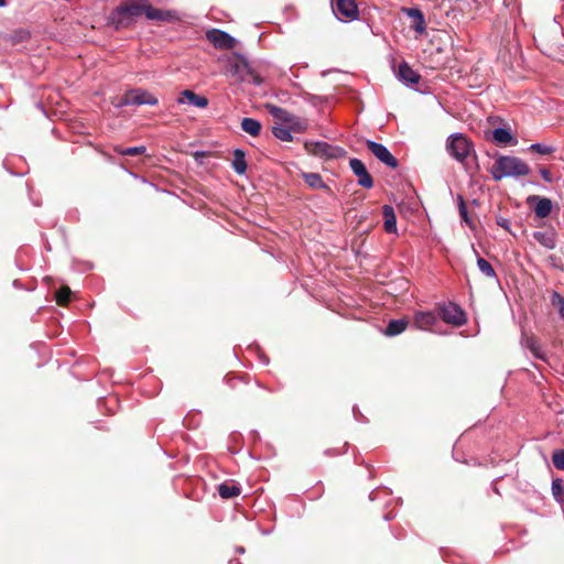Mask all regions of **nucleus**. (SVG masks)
I'll list each match as a JSON object with an SVG mask.
<instances>
[{"label":"nucleus","instance_id":"nucleus-40","mask_svg":"<svg viewBox=\"0 0 564 564\" xmlns=\"http://www.w3.org/2000/svg\"><path fill=\"white\" fill-rule=\"evenodd\" d=\"M294 116L295 115H293V113L289 112L288 110H285V115L281 116L280 121L285 123L286 126H290V123L293 122V120H294Z\"/></svg>","mask_w":564,"mask_h":564},{"label":"nucleus","instance_id":"nucleus-25","mask_svg":"<svg viewBox=\"0 0 564 564\" xmlns=\"http://www.w3.org/2000/svg\"><path fill=\"white\" fill-rule=\"evenodd\" d=\"M241 492V488L239 485H230L227 482H223L218 486V494L224 499H230L239 496Z\"/></svg>","mask_w":564,"mask_h":564},{"label":"nucleus","instance_id":"nucleus-30","mask_svg":"<svg viewBox=\"0 0 564 564\" xmlns=\"http://www.w3.org/2000/svg\"><path fill=\"white\" fill-rule=\"evenodd\" d=\"M240 80L253 84L254 86H260L263 83L262 77L252 68L251 65L245 75H240Z\"/></svg>","mask_w":564,"mask_h":564},{"label":"nucleus","instance_id":"nucleus-32","mask_svg":"<svg viewBox=\"0 0 564 564\" xmlns=\"http://www.w3.org/2000/svg\"><path fill=\"white\" fill-rule=\"evenodd\" d=\"M145 150L147 149L144 145L130 147V148H124V149H120V148L116 149V151L119 154L126 155V156H137V155L143 154L145 152Z\"/></svg>","mask_w":564,"mask_h":564},{"label":"nucleus","instance_id":"nucleus-35","mask_svg":"<svg viewBox=\"0 0 564 564\" xmlns=\"http://www.w3.org/2000/svg\"><path fill=\"white\" fill-rule=\"evenodd\" d=\"M457 203H458L459 216L462 217L464 223H466L467 225H470L471 221L468 216V212H467V207H466L464 197L462 195L457 196Z\"/></svg>","mask_w":564,"mask_h":564},{"label":"nucleus","instance_id":"nucleus-1","mask_svg":"<svg viewBox=\"0 0 564 564\" xmlns=\"http://www.w3.org/2000/svg\"><path fill=\"white\" fill-rule=\"evenodd\" d=\"M148 3V0H126L110 12L109 23L117 30L130 25L135 18L145 14Z\"/></svg>","mask_w":564,"mask_h":564},{"label":"nucleus","instance_id":"nucleus-42","mask_svg":"<svg viewBox=\"0 0 564 564\" xmlns=\"http://www.w3.org/2000/svg\"><path fill=\"white\" fill-rule=\"evenodd\" d=\"M352 413H354V417L356 421L364 422V415L360 413V411L356 406L352 408Z\"/></svg>","mask_w":564,"mask_h":564},{"label":"nucleus","instance_id":"nucleus-16","mask_svg":"<svg viewBox=\"0 0 564 564\" xmlns=\"http://www.w3.org/2000/svg\"><path fill=\"white\" fill-rule=\"evenodd\" d=\"M145 17L149 20L163 22H172L177 20V13L175 11L156 9L153 8L150 3H148V8L145 10Z\"/></svg>","mask_w":564,"mask_h":564},{"label":"nucleus","instance_id":"nucleus-15","mask_svg":"<svg viewBox=\"0 0 564 564\" xmlns=\"http://www.w3.org/2000/svg\"><path fill=\"white\" fill-rule=\"evenodd\" d=\"M176 101L177 104H188L197 108H206L208 106V99L205 96H199L191 89L183 90Z\"/></svg>","mask_w":564,"mask_h":564},{"label":"nucleus","instance_id":"nucleus-5","mask_svg":"<svg viewBox=\"0 0 564 564\" xmlns=\"http://www.w3.org/2000/svg\"><path fill=\"white\" fill-rule=\"evenodd\" d=\"M159 100L153 95L149 94L144 89H130L128 90L122 98L116 104L117 108H122L126 106H142V105H149V106H155L158 105Z\"/></svg>","mask_w":564,"mask_h":564},{"label":"nucleus","instance_id":"nucleus-29","mask_svg":"<svg viewBox=\"0 0 564 564\" xmlns=\"http://www.w3.org/2000/svg\"><path fill=\"white\" fill-rule=\"evenodd\" d=\"M31 37V32L28 29L20 28L14 30L10 36L9 41L12 44H18L28 41Z\"/></svg>","mask_w":564,"mask_h":564},{"label":"nucleus","instance_id":"nucleus-41","mask_svg":"<svg viewBox=\"0 0 564 564\" xmlns=\"http://www.w3.org/2000/svg\"><path fill=\"white\" fill-rule=\"evenodd\" d=\"M540 174L545 182H547V183L553 182L552 174L550 173V171L547 169H545V167L540 169Z\"/></svg>","mask_w":564,"mask_h":564},{"label":"nucleus","instance_id":"nucleus-46","mask_svg":"<svg viewBox=\"0 0 564 564\" xmlns=\"http://www.w3.org/2000/svg\"><path fill=\"white\" fill-rule=\"evenodd\" d=\"M236 551H237L238 553H240V554H243V553H245V547H242V546H238V547L236 549Z\"/></svg>","mask_w":564,"mask_h":564},{"label":"nucleus","instance_id":"nucleus-11","mask_svg":"<svg viewBox=\"0 0 564 564\" xmlns=\"http://www.w3.org/2000/svg\"><path fill=\"white\" fill-rule=\"evenodd\" d=\"M402 12L412 20L410 28L417 34L426 31V22L423 12L419 8H402Z\"/></svg>","mask_w":564,"mask_h":564},{"label":"nucleus","instance_id":"nucleus-47","mask_svg":"<svg viewBox=\"0 0 564 564\" xmlns=\"http://www.w3.org/2000/svg\"><path fill=\"white\" fill-rule=\"evenodd\" d=\"M229 564H242L239 560H230Z\"/></svg>","mask_w":564,"mask_h":564},{"label":"nucleus","instance_id":"nucleus-20","mask_svg":"<svg viewBox=\"0 0 564 564\" xmlns=\"http://www.w3.org/2000/svg\"><path fill=\"white\" fill-rule=\"evenodd\" d=\"M232 154L234 159L231 162V167L237 174L243 175L248 166L246 161V152L240 148H236Z\"/></svg>","mask_w":564,"mask_h":564},{"label":"nucleus","instance_id":"nucleus-6","mask_svg":"<svg viewBox=\"0 0 564 564\" xmlns=\"http://www.w3.org/2000/svg\"><path fill=\"white\" fill-rule=\"evenodd\" d=\"M438 317L446 324L462 326L466 323V316L459 305L453 302L443 303L438 307Z\"/></svg>","mask_w":564,"mask_h":564},{"label":"nucleus","instance_id":"nucleus-33","mask_svg":"<svg viewBox=\"0 0 564 564\" xmlns=\"http://www.w3.org/2000/svg\"><path fill=\"white\" fill-rule=\"evenodd\" d=\"M551 302L557 308L560 317L564 321V297L560 293L554 292L551 296Z\"/></svg>","mask_w":564,"mask_h":564},{"label":"nucleus","instance_id":"nucleus-24","mask_svg":"<svg viewBox=\"0 0 564 564\" xmlns=\"http://www.w3.org/2000/svg\"><path fill=\"white\" fill-rule=\"evenodd\" d=\"M261 122L257 119L246 117L241 121V129L252 137H258L261 132Z\"/></svg>","mask_w":564,"mask_h":564},{"label":"nucleus","instance_id":"nucleus-14","mask_svg":"<svg viewBox=\"0 0 564 564\" xmlns=\"http://www.w3.org/2000/svg\"><path fill=\"white\" fill-rule=\"evenodd\" d=\"M397 77L406 86L417 84L421 79L420 74L413 70L406 62L399 64Z\"/></svg>","mask_w":564,"mask_h":564},{"label":"nucleus","instance_id":"nucleus-34","mask_svg":"<svg viewBox=\"0 0 564 564\" xmlns=\"http://www.w3.org/2000/svg\"><path fill=\"white\" fill-rule=\"evenodd\" d=\"M55 295H56V301L59 305H66L70 300L72 292H70L69 288L63 286L56 292Z\"/></svg>","mask_w":564,"mask_h":564},{"label":"nucleus","instance_id":"nucleus-3","mask_svg":"<svg viewBox=\"0 0 564 564\" xmlns=\"http://www.w3.org/2000/svg\"><path fill=\"white\" fill-rule=\"evenodd\" d=\"M446 150L453 159L464 163L474 152V145L463 133L456 132L447 138Z\"/></svg>","mask_w":564,"mask_h":564},{"label":"nucleus","instance_id":"nucleus-27","mask_svg":"<svg viewBox=\"0 0 564 564\" xmlns=\"http://www.w3.org/2000/svg\"><path fill=\"white\" fill-rule=\"evenodd\" d=\"M551 490H552L554 500L557 503L563 505L564 503V481L561 478L553 479Z\"/></svg>","mask_w":564,"mask_h":564},{"label":"nucleus","instance_id":"nucleus-36","mask_svg":"<svg viewBox=\"0 0 564 564\" xmlns=\"http://www.w3.org/2000/svg\"><path fill=\"white\" fill-rule=\"evenodd\" d=\"M552 462L555 468L564 470V449H556L553 452Z\"/></svg>","mask_w":564,"mask_h":564},{"label":"nucleus","instance_id":"nucleus-7","mask_svg":"<svg viewBox=\"0 0 564 564\" xmlns=\"http://www.w3.org/2000/svg\"><path fill=\"white\" fill-rule=\"evenodd\" d=\"M332 8L334 14L340 21H354L359 15V10L355 0H336Z\"/></svg>","mask_w":564,"mask_h":564},{"label":"nucleus","instance_id":"nucleus-8","mask_svg":"<svg viewBox=\"0 0 564 564\" xmlns=\"http://www.w3.org/2000/svg\"><path fill=\"white\" fill-rule=\"evenodd\" d=\"M368 150L384 165L391 169H397L399 165L398 160L391 154L389 149L379 142L367 140Z\"/></svg>","mask_w":564,"mask_h":564},{"label":"nucleus","instance_id":"nucleus-9","mask_svg":"<svg viewBox=\"0 0 564 564\" xmlns=\"http://www.w3.org/2000/svg\"><path fill=\"white\" fill-rule=\"evenodd\" d=\"M206 39L218 50H229L236 44V39L229 33L219 30L212 29L206 32Z\"/></svg>","mask_w":564,"mask_h":564},{"label":"nucleus","instance_id":"nucleus-38","mask_svg":"<svg viewBox=\"0 0 564 564\" xmlns=\"http://www.w3.org/2000/svg\"><path fill=\"white\" fill-rule=\"evenodd\" d=\"M268 109H269V113L278 120L281 119V116L285 115V109L278 107V106H269Z\"/></svg>","mask_w":564,"mask_h":564},{"label":"nucleus","instance_id":"nucleus-17","mask_svg":"<svg viewBox=\"0 0 564 564\" xmlns=\"http://www.w3.org/2000/svg\"><path fill=\"white\" fill-rule=\"evenodd\" d=\"M492 139L495 140L496 143L502 145H516L518 143L517 138L512 134L510 129L502 127L494 129Z\"/></svg>","mask_w":564,"mask_h":564},{"label":"nucleus","instance_id":"nucleus-45","mask_svg":"<svg viewBox=\"0 0 564 564\" xmlns=\"http://www.w3.org/2000/svg\"><path fill=\"white\" fill-rule=\"evenodd\" d=\"M545 247L547 248H553L554 245L553 243H549L547 240H544V242H542Z\"/></svg>","mask_w":564,"mask_h":564},{"label":"nucleus","instance_id":"nucleus-13","mask_svg":"<svg viewBox=\"0 0 564 564\" xmlns=\"http://www.w3.org/2000/svg\"><path fill=\"white\" fill-rule=\"evenodd\" d=\"M528 204L534 205V214L538 218H546L552 212V200L547 197L531 195L527 198Z\"/></svg>","mask_w":564,"mask_h":564},{"label":"nucleus","instance_id":"nucleus-19","mask_svg":"<svg viewBox=\"0 0 564 564\" xmlns=\"http://www.w3.org/2000/svg\"><path fill=\"white\" fill-rule=\"evenodd\" d=\"M382 215L384 219V230L388 234L397 232V217L393 207L390 205H384L382 207Z\"/></svg>","mask_w":564,"mask_h":564},{"label":"nucleus","instance_id":"nucleus-49","mask_svg":"<svg viewBox=\"0 0 564 564\" xmlns=\"http://www.w3.org/2000/svg\"><path fill=\"white\" fill-rule=\"evenodd\" d=\"M542 236H543V234H541V232H535V234H534V237H535L536 239H539V237H542Z\"/></svg>","mask_w":564,"mask_h":564},{"label":"nucleus","instance_id":"nucleus-22","mask_svg":"<svg viewBox=\"0 0 564 564\" xmlns=\"http://www.w3.org/2000/svg\"><path fill=\"white\" fill-rule=\"evenodd\" d=\"M409 325L405 318L391 319L386 326L384 334L389 337L398 336L402 334Z\"/></svg>","mask_w":564,"mask_h":564},{"label":"nucleus","instance_id":"nucleus-48","mask_svg":"<svg viewBox=\"0 0 564 564\" xmlns=\"http://www.w3.org/2000/svg\"><path fill=\"white\" fill-rule=\"evenodd\" d=\"M8 0H0V7H6Z\"/></svg>","mask_w":564,"mask_h":564},{"label":"nucleus","instance_id":"nucleus-2","mask_svg":"<svg viewBox=\"0 0 564 564\" xmlns=\"http://www.w3.org/2000/svg\"><path fill=\"white\" fill-rule=\"evenodd\" d=\"M530 171L529 165L522 159L511 155H500L495 161L490 174L495 181H501L505 177L528 175Z\"/></svg>","mask_w":564,"mask_h":564},{"label":"nucleus","instance_id":"nucleus-31","mask_svg":"<svg viewBox=\"0 0 564 564\" xmlns=\"http://www.w3.org/2000/svg\"><path fill=\"white\" fill-rule=\"evenodd\" d=\"M529 150L533 151L535 153H539L541 155H549V154H552L553 152H555V148L554 147L547 145L545 143H540V142L532 143L529 147Z\"/></svg>","mask_w":564,"mask_h":564},{"label":"nucleus","instance_id":"nucleus-26","mask_svg":"<svg viewBox=\"0 0 564 564\" xmlns=\"http://www.w3.org/2000/svg\"><path fill=\"white\" fill-rule=\"evenodd\" d=\"M272 134L280 141L291 142L293 140L292 130L289 126L275 124L272 127Z\"/></svg>","mask_w":564,"mask_h":564},{"label":"nucleus","instance_id":"nucleus-50","mask_svg":"<svg viewBox=\"0 0 564 564\" xmlns=\"http://www.w3.org/2000/svg\"><path fill=\"white\" fill-rule=\"evenodd\" d=\"M390 519H391V517H390L389 514H386V516H384V520H386V521H389Z\"/></svg>","mask_w":564,"mask_h":564},{"label":"nucleus","instance_id":"nucleus-44","mask_svg":"<svg viewBox=\"0 0 564 564\" xmlns=\"http://www.w3.org/2000/svg\"><path fill=\"white\" fill-rule=\"evenodd\" d=\"M369 499H370V500H376V499H377V491H376V490H373V491H371V492H370V495H369Z\"/></svg>","mask_w":564,"mask_h":564},{"label":"nucleus","instance_id":"nucleus-21","mask_svg":"<svg viewBox=\"0 0 564 564\" xmlns=\"http://www.w3.org/2000/svg\"><path fill=\"white\" fill-rule=\"evenodd\" d=\"M302 177L311 188L330 191L329 186L323 181L321 174L318 173H303Z\"/></svg>","mask_w":564,"mask_h":564},{"label":"nucleus","instance_id":"nucleus-18","mask_svg":"<svg viewBox=\"0 0 564 564\" xmlns=\"http://www.w3.org/2000/svg\"><path fill=\"white\" fill-rule=\"evenodd\" d=\"M521 344L523 347L531 351L534 358L545 360V354L543 352L538 339L534 336L523 335Z\"/></svg>","mask_w":564,"mask_h":564},{"label":"nucleus","instance_id":"nucleus-39","mask_svg":"<svg viewBox=\"0 0 564 564\" xmlns=\"http://www.w3.org/2000/svg\"><path fill=\"white\" fill-rule=\"evenodd\" d=\"M496 223L499 227L506 230L510 229V220L506 217H497Z\"/></svg>","mask_w":564,"mask_h":564},{"label":"nucleus","instance_id":"nucleus-37","mask_svg":"<svg viewBox=\"0 0 564 564\" xmlns=\"http://www.w3.org/2000/svg\"><path fill=\"white\" fill-rule=\"evenodd\" d=\"M290 129L292 130V132H304L307 128V123L302 120L300 117L297 116H294V120L293 122L290 123Z\"/></svg>","mask_w":564,"mask_h":564},{"label":"nucleus","instance_id":"nucleus-4","mask_svg":"<svg viewBox=\"0 0 564 564\" xmlns=\"http://www.w3.org/2000/svg\"><path fill=\"white\" fill-rule=\"evenodd\" d=\"M304 148L310 154L322 159H339L346 155L344 148L325 141H306Z\"/></svg>","mask_w":564,"mask_h":564},{"label":"nucleus","instance_id":"nucleus-10","mask_svg":"<svg viewBox=\"0 0 564 564\" xmlns=\"http://www.w3.org/2000/svg\"><path fill=\"white\" fill-rule=\"evenodd\" d=\"M349 167L354 172V174L358 177V185L364 188H371L373 187V180L372 176L367 171L366 165L364 162L359 159H350L349 161Z\"/></svg>","mask_w":564,"mask_h":564},{"label":"nucleus","instance_id":"nucleus-23","mask_svg":"<svg viewBox=\"0 0 564 564\" xmlns=\"http://www.w3.org/2000/svg\"><path fill=\"white\" fill-rule=\"evenodd\" d=\"M238 61L230 64V72L240 79V75H245L249 69L250 63L242 54H236Z\"/></svg>","mask_w":564,"mask_h":564},{"label":"nucleus","instance_id":"nucleus-12","mask_svg":"<svg viewBox=\"0 0 564 564\" xmlns=\"http://www.w3.org/2000/svg\"><path fill=\"white\" fill-rule=\"evenodd\" d=\"M438 321V314L433 311H417L413 315V324L417 329L429 330Z\"/></svg>","mask_w":564,"mask_h":564},{"label":"nucleus","instance_id":"nucleus-43","mask_svg":"<svg viewBox=\"0 0 564 564\" xmlns=\"http://www.w3.org/2000/svg\"><path fill=\"white\" fill-rule=\"evenodd\" d=\"M259 358H260V361H261L262 365H268L269 364V358L267 356H264L263 354H260Z\"/></svg>","mask_w":564,"mask_h":564},{"label":"nucleus","instance_id":"nucleus-28","mask_svg":"<svg viewBox=\"0 0 564 564\" xmlns=\"http://www.w3.org/2000/svg\"><path fill=\"white\" fill-rule=\"evenodd\" d=\"M474 251H475L476 254H478L476 250H474ZM477 267H478L479 271L485 276L490 278V279H496L497 278L496 271L492 268V265L486 259H484L482 257L477 256Z\"/></svg>","mask_w":564,"mask_h":564}]
</instances>
